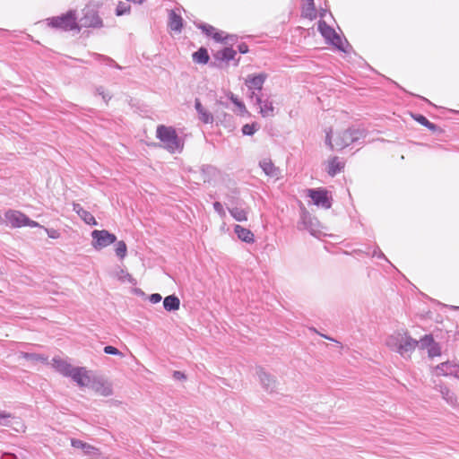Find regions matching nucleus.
Listing matches in <instances>:
<instances>
[{"label": "nucleus", "instance_id": "f257e3e1", "mask_svg": "<svg viewBox=\"0 0 459 459\" xmlns=\"http://www.w3.org/2000/svg\"><path fill=\"white\" fill-rule=\"evenodd\" d=\"M156 137L160 140V146L170 153L181 152L184 148V142L179 138L176 129L172 126H158Z\"/></svg>", "mask_w": 459, "mask_h": 459}, {"label": "nucleus", "instance_id": "f03ea898", "mask_svg": "<svg viewBox=\"0 0 459 459\" xmlns=\"http://www.w3.org/2000/svg\"><path fill=\"white\" fill-rule=\"evenodd\" d=\"M365 137V130L359 128H349L339 133L332 143V131L326 133L325 143L333 150H342L350 144Z\"/></svg>", "mask_w": 459, "mask_h": 459}, {"label": "nucleus", "instance_id": "7ed1b4c3", "mask_svg": "<svg viewBox=\"0 0 459 459\" xmlns=\"http://www.w3.org/2000/svg\"><path fill=\"white\" fill-rule=\"evenodd\" d=\"M48 27L62 31H80L76 10H69L65 13L46 19Z\"/></svg>", "mask_w": 459, "mask_h": 459}, {"label": "nucleus", "instance_id": "20e7f679", "mask_svg": "<svg viewBox=\"0 0 459 459\" xmlns=\"http://www.w3.org/2000/svg\"><path fill=\"white\" fill-rule=\"evenodd\" d=\"M317 29L327 43L332 44L344 53L348 52L346 48V47H350L348 41L346 39L342 40L340 35L324 20L318 22Z\"/></svg>", "mask_w": 459, "mask_h": 459}, {"label": "nucleus", "instance_id": "39448f33", "mask_svg": "<svg viewBox=\"0 0 459 459\" xmlns=\"http://www.w3.org/2000/svg\"><path fill=\"white\" fill-rule=\"evenodd\" d=\"M78 22L80 30L82 28L100 29L103 27V22L100 17L98 11L90 7L83 9L82 17Z\"/></svg>", "mask_w": 459, "mask_h": 459}, {"label": "nucleus", "instance_id": "423d86ee", "mask_svg": "<svg viewBox=\"0 0 459 459\" xmlns=\"http://www.w3.org/2000/svg\"><path fill=\"white\" fill-rule=\"evenodd\" d=\"M92 247L100 250L117 241V237L106 230H95L91 232Z\"/></svg>", "mask_w": 459, "mask_h": 459}, {"label": "nucleus", "instance_id": "0eeeda50", "mask_svg": "<svg viewBox=\"0 0 459 459\" xmlns=\"http://www.w3.org/2000/svg\"><path fill=\"white\" fill-rule=\"evenodd\" d=\"M406 330H398L390 334L385 340V345L392 351L399 353L402 357L405 358V352L408 351V348H411L410 342L404 343V346L401 345V341H403V333H405Z\"/></svg>", "mask_w": 459, "mask_h": 459}, {"label": "nucleus", "instance_id": "6e6552de", "mask_svg": "<svg viewBox=\"0 0 459 459\" xmlns=\"http://www.w3.org/2000/svg\"><path fill=\"white\" fill-rule=\"evenodd\" d=\"M298 229L299 230H306L316 238H319L321 235L319 221L306 211L301 214L300 221L298 223Z\"/></svg>", "mask_w": 459, "mask_h": 459}, {"label": "nucleus", "instance_id": "1a4fd4ad", "mask_svg": "<svg viewBox=\"0 0 459 459\" xmlns=\"http://www.w3.org/2000/svg\"><path fill=\"white\" fill-rule=\"evenodd\" d=\"M308 196L316 206H320L324 209H329L332 206V198L328 196L327 191L325 189H309Z\"/></svg>", "mask_w": 459, "mask_h": 459}, {"label": "nucleus", "instance_id": "9d476101", "mask_svg": "<svg viewBox=\"0 0 459 459\" xmlns=\"http://www.w3.org/2000/svg\"><path fill=\"white\" fill-rule=\"evenodd\" d=\"M90 387L102 396L107 397L113 394L111 384L101 377H93Z\"/></svg>", "mask_w": 459, "mask_h": 459}, {"label": "nucleus", "instance_id": "9b49d317", "mask_svg": "<svg viewBox=\"0 0 459 459\" xmlns=\"http://www.w3.org/2000/svg\"><path fill=\"white\" fill-rule=\"evenodd\" d=\"M256 374L258 376V378L260 380V383L263 386V388L268 392L273 393L275 392L277 389V381L274 377L270 375L269 373L265 372L264 368H258L256 369Z\"/></svg>", "mask_w": 459, "mask_h": 459}, {"label": "nucleus", "instance_id": "f8f14e48", "mask_svg": "<svg viewBox=\"0 0 459 459\" xmlns=\"http://www.w3.org/2000/svg\"><path fill=\"white\" fill-rule=\"evenodd\" d=\"M69 377H71L79 386L82 387L90 386L92 379V377L89 376V373L85 368H74Z\"/></svg>", "mask_w": 459, "mask_h": 459}, {"label": "nucleus", "instance_id": "ddd939ff", "mask_svg": "<svg viewBox=\"0 0 459 459\" xmlns=\"http://www.w3.org/2000/svg\"><path fill=\"white\" fill-rule=\"evenodd\" d=\"M5 219L9 221L11 226L13 228H21L24 226V221L27 220V215L24 213L14 211V210H8L4 213Z\"/></svg>", "mask_w": 459, "mask_h": 459}, {"label": "nucleus", "instance_id": "4468645a", "mask_svg": "<svg viewBox=\"0 0 459 459\" xmlns=\"http://www.w3.org/2000/svg\"><path fill=\"white\" fill-rule=\"evenodd\" d=\"M267 78L265 74H249L246 79V85L249 90L261 91Z\"/></svg>", "mask_w": 459, "mask_h": 459}, {"label": "nucleus", "instance_id": "2eb2a0df", "mask_svg": "<svg viewBox=\"0 0 459 459\" xmlns=\"http://www.w3.org/2000/svg\"><path fill=\"white\" fill-rule=\"evenodd\" d=\"M52 366L57 372L65 377H70L73 373V370L74 369V367H73L70 363L58 357L52 359Z\"/></svg>", "mask_w": 459, "mask_h": 459}, {"label": "nucleus", "instance_id": "dca6fc26", "mask_svg": "<svg viewBox=\"0 0 459 459\" xmlns=\"http://www.w3.org/2000/svg\"><path fill=\"white\" fill-rule=\"evenodd\" d=\"M196 27L200 29L206 36L212 38L216 42H222L224 38L222 32L217 31L216 29L207 23H197Z\"/></svg>", "mask_w": 459, "mask_h": 459}, {"label": "nucleus", "instance_id": "f3484780", "mask_svg": "<svg viewBox=\"0 0 459 459\" xmlns=\"http://www.w3.org/2000/svg\"><path fill=\"white\" fill-rule=\"evenodd\" d=\"M73 211L78 214V216L86 223L89 225L95 226L98 224L97 221L95 220L94 216L88 211L84 210L81 204H73Z\"/></svg>", "mask_w": 459, "mask_h": 459}, {"label": "nucleus", "instance_id": "a211bd4d", "mask_svg": "<svg viewBox=\"0 0 459 459\" xmlns=\"http://www.w3.org/2000/svg\"><path fill=\"white\" fill-rule=\"evenodd\" d=\"M169 28L178 33H180L183 28V19L175 11L171 10L169 13Z\"/></svg>", "mask_w": 459, "mask_h": 459}, {"label": "nucleus", "instance_id": "6ab92c4d", "mask_svg": "<svg viewBox=\"0 0 459 459\" xmlns=\"http://www.w3.org/2000/svg\"><path fill=\"white\" fill-rule=\"evenodd\" d=\"M234 232L238 236V238L246 243H254L255 242V236L254 233L246 229L240 225H235L234 227Z\"/></svg>", "mask_w": 459, "mask_h": 459}, {"label": "nucleus", "instance_id": "aec40b11", "mask_svg": "<svg viewBox=\"0 0 459 459\" xmlns=\"http://www.w3.org/2000/svg\"><path fill=\"white\" fill-rule=\"evenodd\" d=\"M263 171L269 177L277 178L280 174V169L274 166L270 159H264L259 162Z\"/></svg>", "mask_w": 459, "mask_h": 459}, {"label": "nucleus", "instance_id": "412c9836", "mask_svg": "<svg viewBox=\"0 0 459 459\" xmlns=\"http://www.w3.org/2000/svg\"><path fill=\"white\" fill-rule=\"evenodd\" d=\"M236 55H237L236 50H234L231 48H225L222 50L217 51L214 54V58L217 61L229 62L230 60H233L235 58Z\"/></svg>", "mask_w": 459, "mask_h": 459}, {"label": "nucleus", "instance_id": "4be33fe9", "mask_svg": "<svg viewBox=\"0 0 459 459\" xmlns=\"http://www.w3.org/2000/svg\"><path fill=\"white\" fill-rule=\"evenodd\" d=\"M344 169V162L341 161L338 157H333L329 160L327 173L333 177Z\"/></svg>", "mask_w": 459, "mask_h": 459}, {"label": "nucleus", "instance_id": "5701e85b", "mask_svg": "<svg viewBox=\"0 0 459 459\" xmlns=\"http://www.w3.org/2000/svg\"><path fill=\"white\" fill-rule=\"evenodd\" d=\"M229 212L237 221H246L247 220V210L241 206L228 207Z\"/></svg>", "mask_w": 459, "mask_h": 459}, {"label": "nucleus", "instance_id": "b1692460", "mask_svg": "<svg viewBox=\"0 0 459 459\" xmlns=\"http://www.w3.org/2000/svg\"><path fill=\"white\" fill-rule=\"evenodd\" d=\"M71 445L74 448L82 450L85 455H94L96 454L97 451V449L93 446L85 443L80 439H72Z\"/></svg>", "mask_w": 459, "mask_h": 459}, {"label": "nucleus", "instance_id": "393cba45", "mask_svg": "<svg viewBox=\"0 0 459 459\" xmlns=\"http://www.w3.org/2000/svg\"><path fill=\"white\" fill-rule=\"evenodd\" d=\"M255 101L261 113L273 111V101L269 98L263 99V96H255Z\"/></svg>", "mask_w": 459, "mask_h": 459}, {"label": "nucleus", "instance_id": "a878e982", "mask_svg": "<svg viewBox=\"0 0 459 459\" xmlns=\"http://www.w3.org/2000/svg\"><path fill=\"white\" fill-rule=\"evenodd\" d=\"M455 363L450 361L443 362L437 365L435 368L437 375L438 376H453Z\"/></svg>", "mask_w": 459, "mask_h": 459}, {"label": "nucleus", "instance_id": "bb28decb", "mask_svg": "<svg viewBox=\"0 0 459 459\" xmlns=\"http://www.w3.org/2000/svg\"><path fill=\"white\" fill-rule=\"evenodd\" d=\"M180 300L175 295H169L163 300V307L167 311H175L179 308Z\"/></svg>", "mask_w": 459, "mask_h": 459}, {"label": "nucleus", "instance_id": "cd10ccee", "mask_svg": "<svg viewBox=\"0 0 459 459\" xmlns=\"http://www.w3.org/2000/svg\"><path fill=\"white\" fill-rule=\"evenodd\" d=\"M403 341H401V345L404 346V343L410 342L411 348H408V351L405 352V358H409L411 354L415 351L416 347H418V341L413 339L406 330L405 333H403Z\"/></svg>", "mask_w": 459, "mask_h": 459}, {"label": "nucleus", "instance_id": "c85d7f7f", "mask_svg": "<svg viewBox=\"0 0 459 459\" xmlns=\"http://www.w3.org/2000/svg\"><path fill=\"white\" fill-rule=\"evenodd\" d=\"M192 56L194 62L202 65L207 64L210 58L208 51L204 48H201L197 51L194 52Z\"/></svg>", "mask_w": 459, "mask_h": 459}, {"label": "nucleus", "instance_id": "c756f323", "mask_svg": "<svg viewBox=\"0 0 459 459\" xmlns=\"http://www.w3.org/2000/svg\"><path fill=\"white\" fill-rule=\"evenodd\" d=\"M420 125L428 127L432 132H441V129L435 124L429 122L426 117H412Z\"/></svg>", "mask_w": 459, "mask_h": 459}, {"label": "nucleus", "instance_id": "7c9ffc66", "mask_svg": "<svg viewBox=\"0 0 459 459\" xmlns=\"http://www.w3.org/2000/svg\"><path fill=\"white\" fill-rule=\"evenodd\" d=\"M227 96L239 112H247L245 104L236 95H234L232 92H229Z\"/></svg>", "mask_w": 459, "mask_h": 459}, {"label": "nucleus", "instance_id": "2f4dec72", "mask_svg": "<svg viewBox=\"0 0 459 459\" xmlns=\"http://www.w3.org/2000/svg\"><path fill=\"white\" fill-rule=\"evenodd\" d=\"M434 342L435 340L433 336L431 334H426L418 341V346L422 350L429 349Z\"/></svg>", "mask_w": 459, "mask_h": 459}, {"label": "nucleus", "instance_id": "473e14b6", "mask_svg": "<svg viewBox=\"0 0 459 459\" xmlns=\"http://www.w3.org/2000/svg\"><path fill=\"white\" fill-rule=\"evenodd\" d=\"M259 128L260 125L258 123L246 124L242 127V133L245 135H253Z\"/></svg>", "mask_w": 459, "mask_h": 459}, {"label": "nucleus", "instance_id": "72a5a7b5", "mask_svg": "<svg viewBox=\"0 0 459 459\" xmlns=\"http://www.w3.org/2000/svg\"><path fill=\"white\" fill-rule=\"evenodd\" d=\"M115 251H116V255L120 259H124L127 253V247H126V244L125 243V241L121 240V241L117 242V247H116Z\"/></svg>", "mask_w": 459, "mask_h": 459}, {"label": "nucleus", "instance_id": "f704fd0d", "mask_svg": "<svg viewBox=\"0 0 459 459\" xmlns=\"http://www.w3.org/2000/svg\"><path fill=\"white\" fill-rule=\"evenodd\" d=\"M304 16L309 18L310 20L316 18V9L314 6V0H307V6L304 10Z\"/></svg>", "mask_w": 459, "mask_h": 459}, {"label": "nucleus", "instance_id": "c9c22d12", "mask_svg": "<svg viewBox=\"0 0 459 459\" xmlns=\"http://www.w3.org/2000/svg\"><path fill=\"white\" fill-rule=\"evenodd\" d=\"M117 277L118 278V280H120L122 281H128L131 283H134V281L132 275L121 268H119L118 271L117 272Z\"/></svg>", "mask_w": 459, "mask_h": 459}, {"label": "nucleus", "instance_id": "e433bc0d", "mask_svg": "<svg viewBox=\"0 0 459 459\" xmlns=\"http://www.w3.org/2000/svg\"><path fill=\"white\" fill-rule=\"evenodd\" d=\"M129 12H130L129 4L123 3V2H119L118 4L117 5L116 15L121 16V15L129 13Z\"/></svg>", "mask_w": 459, "mask_h": 459}, {"label": "nucleus", "instance_id": "4c0bfd02", "mask_svg": "<svg viewBox=\"0 0 459 459\" xmlns=\"http://www.w3.org/2000/svg\"><path fill=\"white\" fill-rule=\"evenodd\" d=\"M441 354V348L440 345L437 342H434L429 349H428V355L430 358L440 356Z\"/></svg>", "mask_w": 459, "mask_h": 459}, {"label": "nucleus", "instance_id": "58836bf2", "mask_svg": "<svg viewBox=\"0 0 459 459\" xmlns=\"http://www.w3.org/2000/svg\"><path fill=\"white\" fill-rule=\"evenodd\" d=\"M22 357L27 359H30V360H41V361L47 360V359L44 358L42 355L36 354V353L25 352V353H22Z\"/></svg>", "mask_w": 459, "mask_h": 459}, {"label": "nucleus", "instance_id": "ea45409f", "mask_svg": "<svg viewBox=\"0 0 459 459\" xmlns=\"http://www.w3.org/2000/svg\"><path fill=\"white\" fill-rule=\"evenodd\" d=\"M213 208L221 218H224L226 216V212L220 202L213 203Z\"/></svg>", "mask_w": 459, "mask_h": 459}, {"label": "nucleus", "instance_id": "a19ab883", "mask_svg": "<svg viewBox=\"0 0 459 459\" xmlns=\"http://www.w3.org/2000/svg\"><path fill=\"white\" fill-rule=\"evenodd\" d=\"M104 352L106 354H110V355H119V356H123L122 352L120 351H118L116 347H113V346H105L104 347Z\"/></svg>", "mask_w": 459, "mask_h": 459}, {"label": "nucleus", "instance_id": "79ce46f5", "mask_svg": "<svg viewBox=\"0 0 459 459\" xmlns=\"http://www.w3.org/2000/svg\"><path fill=\"white\" fill-rule=\"evenodd\" d=\"M98 58L100 59H103L107 65H114L115 67L118 68V69H121V66H119L117 64L115 63V61L108 56H100V55H97Z\"/></svg>", "mask_w": 459, "mask_h": 459}, {"label": "nucleus", "instance_id": "37998d69", "mask_svg": "<svg viewBox=\"0 0 459 459\" xmlns=\"http://www.w3.org/2000/svg\"><path fill=\"white\" fill-rule=\"evenodd\" d=\"M46 232L48 233V236L51 238H59V232L54 229H45Z\"/></svg>", "mask_w": 459, "mask_h": 459}, {"label": "nucleus", "instance_id": "c03bdc74", "mask_svg": "<svg viewBox=\"0 0 459 459\" xmlns=\"http://www.w3.org/2000/svg\"><path fill=\"white\" fill-rule=\"evenodd\" d=\"M11 417L10 413H7L5 411H0V424L1 425H7V422L5 420Z\"/></svg>", "mask_w": 459, "mask_h": 459}, {"label": "nucleus", "instance_id": "a18cd8bd", "mask_svg": "<svg viewBox=\"0 0 459 459\" xmlns=\"http://www.w3.org/2000/svg\"><path fill=\"white\" fill-rule=\"evenodd\" d=\"M227 198L229 200L230 204L232 206H238L239 204L238 199L236 196L233 195H227Z\"/></svg>", "mask_w": 459, "mask_h": 459}, {"label": "nucleus", "instance_id": "49530a36", "mask_svg": "<svg viewBox=\"0 0 459 459\" xmlns=\"http://www.w3.org/2000/svg\"><path fill=\"white\" fill-rule=\"evenodd\" d=\"M161 296L159 293H153L150 296L149 299L152 303L156 304L161 300Z\"/></svg>", "mask_w": 459, "mask_h": 459}, {"label": "nucleus", "instance_id": "de8ad7c7", "mask_svg": "<svg viewBox=\"0 0 459 459\" xmlns=\"http://www.w3.org/2000/svg\"><path fill=\"white\" fill-rule=\"evenodd\" d=\"M97 93L99 95H100L102 97V99L107 102L108 100L110 99V96H108L106 93H105V91H104V88L103 87H99L97 88Z\"/></svg>", "mask_w": 459, "mask_h": 459}, {"label": "nucleus", "instance_id": "09e8293b", "mask_svg": "<svg viewBox=\"0 0 459 459\" xmlns=\"http://www.w3.org/2000/svg\"><path fill=\"white\" fill-rule=\"evenodd\" d=\"M24 226H29L30 228H36V227H39V224L37 221L30 220L27 216V220L24 221Z\"/></svg>", "mask_w": 459, "mask_h": 459}, {"label": "nucleus", "instance_id": "8fccbe9b", "mask_svg": "<svg viewBox=\"0 0 459 459\" xmlns=\"http://www.w3.org/2000/svg\"><path fill=\"white\" fill-rule=\"evenodd\" d=\"M173 377L177 380H185L186 375L181 371H174Z\"/></svg>", "mask_w": 459, "mask_h": 459}, {"label": "nucleus", "instance_id": "3c124183", "mask_svg": "<svg viewBox=\"0 0 459 459\" xmlns=\"http://www.w3.org/2000/svg\"><path fill=\"white\" fill-rule=\"evenodd\" d=\"M238 49L241 54H246L248 52V46L246 43H241L238 46Z\"/></svg>", "mask_w": 459, "mask_h": 459}, {"label": "nucleus", "instance_id": "603ef678", "mask_svg": "<svg viewBox=\"0 0 459 459\" xmlns=\"http://www.w3.org/2000/svg\"><path fill=\"white\" fill-rule=\"evenodd\" d=\"M372 256H377V257H379V258H385V255H384V254L381 252V250H380V249H378V248H377V249H375V250L373 251V253H372Z\"/></svg>", "mask_w": 459, "mask_h": 459}, {"label": "nucleus", "instance_id": "864d4df0", "mask_svg": "<svg viewBox=\"0 0 459 459\" xmlns=\"http://www.w3.org/2000/svg\"><path fill=\"white\" fill-rule=\"evenodd\" d=\"M214 117H202V120L204 124H209L213 122Z\"/></svg>", "mask_w": 459, "mask_h": 459}, {"label": "nucleus", "instance_id": "5fc2aeb1", "mask_svg": "<svg viewBox=\"0 0 459 459\" xmlns=\"http://www.w3.org/2000/svg\"><path fill=\"white\" fill-rule=\"evenodd\" d=\"M453 377L459 379V365H457V364H455V366L454 367Z\"/></svg>", "mask_w": 459, "mask_h": 459}, {"label": "nucleus", "instance_id": "6e6d98bb", "mask_svg": "<svg viewBox=\"0 0 459 459\" xmlns=\"http://www.w3.org/2000/svg\"><path fill=\"white\" fill-rule=\"evenodd\" d=\"M204 171L207 170L208 172H212V171H215V169L213 167H211V166H207L205 169H203Z\"/></svg>", "mask_w": 459, "mask_h": 459}, {"label": "nucleus", "instance_id": "4d7b16f0", "mask_svg": "<svg viewBox=\"0 0 459 459\" xmlns=\"http://www.w3.org/2000/svg\"><path fill=\"white\" fill-rule=\"evenodd\" d=\"M195 107H196L197 110L201 113V109H200L201 108V104H200V102L196 101Z\"/></svg>", "mask_w": 459, "mask_h": 459}]
</instances>
